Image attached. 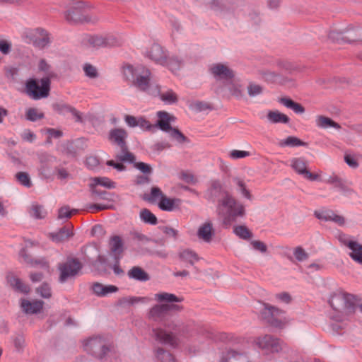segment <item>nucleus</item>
I'll use <instances>...</instances> for the list:
<instances>
[{"mask_svg": "<svg viewBox=\"0 0 362 362\" xmlns=\"http://www.w3.org/2000/svg\"><path fill=\"white\" fill-rule=\"evenodd\" d=\"M7 281L16 291L27 294L30 291L29 286L25 284L21 279L13 274L7 276Z\"/></svg>", "mask_w": 362, "mask_h": 362, "instance_id": "nucleus-30", "label": "nucleus"}, {"mask_svg": "<svg viewBox=\"0 0 362 362\" xmlns=\"http://www.w3.org/2000/svg\"><path fill=\"white\" fill-rule=\"evenodd\" d=\"M214 235L213 224L211 221H206L199 228L197 236L205 243H210Z\"/></svg>", "mask_w": 362, "mask_h": 362, "instance_id": "nucleus-26", "label": "nucleus"}, {"mask_svg": "<svg viewBox=\"0 0 362 362\" xmlns=\"http://www.w3.org/2000/svg\"><path fill=\"white\" fill-rule=\"evenodd\" d=\"M182 64V62L177 57H170L168 58L167 57V63L163 66H168L171 71H177L178 70Z\"/></svg>", "mask_w": 362, "mask_h": 362, "instance_id": "nucleus-57", "label": "nucleus"}, {"mask_svg": "<svg viewBox=\"0 0 362 362\" xmlns=\"http://www.w3.org/2000/svg\"><path fill=\"white\" fill-rule=\"evenodd\" d=\"M209 71L216 79L230 80L235 76L233 71L221 63L213 64L210 67Z\"/></svg>", "mask_w": 362, "mask_h": 362, "instance_id": "nucleus-16", "label": "nucleus"}, {"mask_svg": "<svg viewBox=\"0 0 362 362\" xmlns=\"http://www.w3.org/2000/svg\"><path fill=\"white\" fill-rule=\"evenodd\" d=\"M38 160L40 174L45 178H49L54 172L52 165L57 160L56 157L47 153H42L38 155Z\"/></svg>", "mask_w": 362, "mask_h": 362, "instance_id": "nucleus-13", "label": "nucleus"}, {"mask_svg": "<svg viewBox=\"0 0 362 362\" xmlns=\"http://www.w3.org/2000/svg\"><path fill=\"white\" fill-rule=\"evenodd\" d=\"M51 79L49 76L40 81L34 78H28L25 83V92L33 100H40L49 96L51 88Z\"/></svg>", "mask_w": 362, "mask_h": 362, "instance_id": "nucleus-5", "label": "nucleus"}, {"mask_svg": "<svg viewBox=\"0 0 362 362\" xmlns=\"http://www.w3.org/2000/svg\"><path fill=\"white\" fill-rule=\"evenodd\" d=\"M346 247L351 250L349 253V257L354 262L362 265V245L357 241L348 242Z\"/></svg>", "mask_w": 362, "mask_h": 362, "instance_id": "nucleus-29", "label": "nucleus"}, {"mask_svg": "<svg viewBox=\"0 0 362 362\" xmlns=\"http://www.w3.org/2000/svg\"><path fill=\"white\" fill-rule=\"evenodd\" d=\"M293 255L296 259L299 262H303L308 258V254L301 247H296L294 249Z\"/></svg>", "mask_w": 362, "mask_h": 362, "instance_id": "nucleus-62", "label": "nucleus"}, {"mask_svg": "<svg viewBox=\"0 0 362 362\" xmlns=\"http://www.w3.org/2000/svg\"><path fill=\"white\" fill-rule=\"evenodd\" d=\"M263 91V88L261 86L250 83L247 86L248 95L250 97H255L260 95Z\"/></svg>", "mask_w": 362, "mask_h": 362, "instance_id": "nucleus-59", "label": "nucleus"}, {"mask_svg": "<svg viewBox=\"0 0 362 362\" xmlns=\"http://www.w3.org/2000/svg\"><path fill=\"white\" fill-rule=\"evenodd\" d=\"M14 346L17 351H22L25 346V339L22 334H17L13 337Z\"/></svg>", "mask_w": 362, "mask_h": 362, "instance_id": "nucleus-64", "label": "nucleus"}, {"mask_svg": "<svg viewBox=\"0 0 362 362\" xmlns=\"http://www.w3.org/2000/svg\"><path fill=\"white\" fill-rule=\"evenodd\" d=\"M150 75L151 71L149 69L144 67L138 77L136 78L135 81H133L132 84L138 88L140 90L147 91L150 87Z\"/></svg>", "mask_w": 362, "mask_h": 362, "instance_id": "nucleus-23", "label": "nucleus"}, {"mask_svg": "<svg viewBox=\"0 0 362 362\" xmlns=\"http://www.w3.org/2000/svg\"><path fill=\"white\" fill-rule=\"evenodd\" d=\"M110 247L112 252L114 253V257L120 256L123 252V243L121 238L118 235H114L110 238Z\"/></svg>", "mask_w": 362, "mask_h": 362, "instance_id": "nucleus-37", "label": "nucleus"}, {"mask_svg": "<svg viewBox=\"0 0 362 362\" xmlns=\"http://www.w3.org/2000/svg\"><path fill=\"white\" fill-rule=\"evenodd\" d=\"M84 349L90 354L100 360L104 359L112 351V346L100 337H93L84 344Z\"/></svg>", "mask_w": 362, "mask_h": 362, "instance_id": "nucleus-9", "label": "nucleus"}, {"mask_svg": "<svg viewBox=\"0 0 362 362\" xmlns=\"http://www.w3.org/2000/svg\"><path fill=\"white\" fill-rule=\"evenodd\" d=\"M179 257L182 261L188 262L192 266L196 262L199 260V257L197 254L190 250H183L180 253Z\"/></svg>", "mask_w": 362, "mask_h": 362, "instance_id": "nucleus-41", "label": "nucleus"}, {"mask_svg": "<svg viewBox=\"0 0 362 362\" xmlns=\"http://www.w3.org/2000/svg\"><path fill=\"white\" fill-rule=\"evenodd\" d=\"M155 96H159L160 99L165 104L172 105L175 104L178 101L177 94L172 90H168L165 92L161 93L159 86H156V93H152Z\"/></svg>", "mask_w": 362, "mask_h": 362, "instance_id": "nucleus-33", "label": "nucleus"}, {"mask_svg": "<svg viewBox=\"0 0 362 362\" xmlns=\"http://www.w3.org/2000/svg\"><path fill=\"white\" fill-rule=\"evenodd\" d=\"M83 69L85 75L90 78H96L98 77L97 69L90 64L86 63L83 65Z\"/></svg>", "mask_w": 362, "mask_h": 362, "instance_id": "nucleus-55", "label": "nucleus"}, {"mask_svg": "<svg viewBox=\"0 0 362 362\" xmlns=\"http://www.w3.org/2000/svg\"><path fill=\"white\" fill-rule=\"evenodd\" d=\"M153 333L155 339L159 342L172 346L177 345V338L171 333H168L162 329H153Z\"/></svg>", "mask_w": 362, "mask_h": 362, "instance_id": "nucleus-20", "label": "nucleus"}, {"mask_svg": "<svg viewBox=\"0 0 362 362\" xmlns=\"http://www.w3.org/2000/svg\"><path fill=\"white\" fill-rule=\"evenodd\" d=\"M128 132L123 128H112L107 135L108 141L112 144L117 146L120 150V153L115 156L117 160L120 162L134 163L136 160L135 156L129 151L127 142Z\"/></svg>", "mask_w": 362, "mask_h": 362, "instance_id": "nucleus-4", "label": "nucleus"}, {"mask_svg": "<svg viewBox=\"0 0 362 362\" xmlns=\"http://www.w3.org/2000/svg\"><path fill=\"white\" fill-rule=\"evenodd\" d=\"M220 362H249V358L245 353L229 350L226 356L222 357Z\"/></svg>", "mask_w": 362, "mask_h": 362, "instance_id": "nucleus-32", "label": "nucleus"}, {"mask_svg": "<svg viewBox=\"0 0 362 362\" xmlns=\"http://www.w3.org/2000/svg\"><path fill=\"white\" fill-rule=\"evenodd\" d=\"M259 74L267 83H275L281 78L279 74L267 69L259 70Z\"/></svg>", "mask_w": 362, "mask_h": 362, "instance_id": "nucleus-42", "label": "nucleus"}, {"mask_svg": "<svg viewBox=\"0 0 362 362\" xmlns=\"http://www.w3.org/2000/svg\"><path fill=\"white\" fill-rule=\"evenodd\" d=\"M151 298L148 297H126L121 299L122 303H127L128 305H134L137 303H148Z\"/></svg>", "mask_w": 362, "mask_h": 362, "instance_id": "nucleus-53", "label": "nucleus"}, {"mask_svg": "<svg viewBox=\"0 0 362 362\" xmlns=\"http://www.w3.org/2000/svg\"><path fill=\"white\" fill-rule=\"evenodd\" d=\"M262 306L259 313L261 320L274 327H281L284 322L281 315L284 314V311L269 303H262Z\"/></svg>", "mask_w": 362, "mask_h": 362, "instance_id": "nucleus-8", "label": "nucleus"}, {"mask_svg": "<svg viewBox=\"0 0 362 362\" xmlns=\"http://www.w3.org/2000/svg\"><path fill=\"white\" fill-rule=\"evenodd\" d=\"M328 40L339 44L345 43L344 30L341 31L332 30L328 34Z\"/></svg>", "mask_w": 362, "mask_h": 362, "instance_id": "nucleus-50", "label": "nucleus"}, {"mask_svg": "<svg viewBox=\"0 0 362 362\" xmlns=\"http://www.w3.org/2000/svg\"><path fill=\"white\" fill-rule=\"evenodd\" d=\"M88 9L89 6L84 1L74 2L65 12V18L71 24L91 22V18L88 13Z\"/></svg>", "mask_w": 362, "mask_h": 362, "instance_id": "nucleus-6", "label": "nucleus"}, {"mask_svg": "<svg viewBox=\"0 0 362 362\" xmlns=\"http://www.w3.org/2000/svg\"><path fill=\"white\" fill-rule=\"evenodd\" d=\"M144 66L142 65H137L134 66L131 64H126L123 66V75L125 80L133 83L141 71L144 70Z\"/></svg>", "mask_w": 362, "mask_h": 362, "instance_id": "nucleus-28", "label": "nucleus"}, {"mask_svg": "<svg viewBox=\"0 0 362 362\" xmlns=\"http://www.w3.org/2000/svg\"><path fill=\"white\" fill-rule=\"evenodd\" d=\"M61 152L68 156H76V151L72 142L66 141L60 146Z\"/></svg>", "mask_w": 362, "mask_h": 362, "instance_id": "nucleus-51", "label": "nucleus"}, {"mask_svg": "<svg viewBox=\"0 0 362 362\" xmlns=\"http://www.w3.org/2000/svg\"><path fill=\"white\" fill-rule=\"evenodd\" d=\"M333 212L334 211L330 209L315 211L314 212V215L319 220L330 221L333 215Z\"/></svg>", "mask_w": 362, "mask_h": 362, "instance_id": "nucleus-52", "label": "nucleus"}, {"mask_svg": "<svg viewBox=\"0 0 362 362\" xmlns=\"http://www.w3.org/2000/svg\"><path fill=\"white\" fill-rule=\"evenodd\" d=\"M291 165L297 173L303 175L305 178L309 180H317L319 177L317 174L312 173L307 169L308 163L303 158H293L291 160Z\"/></svg>", "mask_w": 362, "mask_h": 362, "instance_id": "nucleus-14", "label": "nucleus"}, {"mask_svg": "<svg viewBox=\"0 0 362 362\" xmlns=\"http://www.w3.org/2000/svg\"><path fill=\"white\" fill-rule=\"evenodd\" d=\"M91 193L93 196L95 197H98L100 199L107 200V201H112V194L105 190H101L99 189H97L96 187L92 186L90 187Z\"/></svg>", "mask_w": 362, "mask_h": 362, "instance_id": "nucleus-49", "label": "nucleus"}, {"mask_svg": "<svg viewBox=\"0 0 362 362\" xmlns=\"http://www.w3.org/2000/svg\"><path fill=\"white\" fill-rule=\"evenodd\" d=\"M316 123L319 127L324 128V129H326L328 127H333L335 129L341 128L340 125L338 123L335 122L332 119L325 117V116H322V115L318 116L317 117Z\"/></svg>", "mask_w": 362, "mask_h": 362, "instance_id": "nucleus-40", "label": "nucleus"}, {"mask_svg": "<svg viewBox=\"0 0 362 362\" xmlns=\"http://www.w3.org/2000/svg\"><path fill=\"white\" fill-rule=\"evenodd\" d=\"M88 42L93 47H111L117 45V39L113 35H93L88 39Z\"/></svg>", "mask_w": 362, "mask_h": 362, "instance_id": "nucleus-15", "label": "nucleus"}, {"mask_svg": "<svg viewBox=\"0 0 362 362\" xmlns=\"http://www.w3.org/2000/svg\"><path fill=\"white\" fill-rule=\"evenodd\" d=\"M345 43L362 42V28L349 25L344 30Z\"/></svg>", "mask_w": 362, "mask_h": 362, "instance_id": "nucleus-27", "label": "nucleus"}, {"mask_svg": "<svg viewBox=\"0 0 362 362\" xmlns=\"http://www.w3.org/2000/svg\"><path fill=\"white\" fill-rule=\"evenodd\" d=\"M146 56L152 61L160 65L167 63V53L158 44H153L146 53Z\"/></svg>", "mask_w": 362, "mask_h": 362, "instance_id": "nucleus-17", "label": "nucleus"}, {"mask_svg": "<svg viewBox=\"0 0 362 362\" xmlns=\"http://www.w3.org/2000/svg\"><path fill=\"white\" fill-rule=\"evenodd\" d=\"M156 357L159 362H176L173 355L163 348L157 349Z\"/></svg>", "mask_w": 362, "mask_h": 362, "instance_id": "nucleus-48", "label": "nucleus"}, {"mask_svg": "<svg viewBox=\"0 0 362 362\" xmlns=\"http://www.w3.org/2000/svg\"><path fill=\"white\" fill-rule=\"evenodd\" d=\"M53 110L60 115H65L66 113H71L75 118V122H82L81 113L78 111L75 107L64 103H57L52 105Z\"/></svg>", "mask_w": 362, "mask_h": 362, "instance_id": "nucleus-18", "label": "nucleus"}, {"mask_svg": "<svg viewBox=\"0 0 362 362\" xmlns=\"http://www.w3.org/2000/svg\"><path fill=\"white\" fill-rule=\"evenodd\" d=\"M44 117V113L38 112L37 109L36 108L30 107L26 111L25 118L29 121L36 122L37 120L43 119Z\"/></svg>", "mask_w": 362, "mask_h": 362, "instance_id": "nucleus-47", "label": "nucleus"}, {"mask_svg": "<svg viewBox=\"0 0 362 362\" xmlns=\"http://www.w3.org/2000/svg\"><path fill=\"white\" fill-rule=\"evenodd\" d=\"M72 235L73 233L69 225L63 226L58 232L52 235V240L56 242H63L68 240Z\"/></svg>", "mask_w": 362, "mask_h": 362, "instance_id": "nucleus-35", "label": "nucleus"}, {"mask_svg": "<svg viewBox=\"0 0 362 362\" xmlns=\"http://www.w3.org/2000/svg\"><path fill=\"white\" fill-rule=\"evenodd\" d=\"M168 133L172 139L175 140L179 144H183L189 141V139L185 136L177 128L172 127V129L169 130Z\"/></svg>", "mask_w": 362, "mask_h": 362, "instance_id": "nucleus-46", "label": "nucleus"}, {"mask_svg": "<svg viewBox=\"0 0 362 362\" xmlns=\"http://www.w3.org/2000/svg\"><path fill=\"white\" fill-rule=\"evenodd\" d=\"M30 214L35 218L42 219L47 216V211L43 206L40 204H33L30 210Z\"/></svg>", "mask_w": 362, "mask_h": 362, "instance_id": "nucleus-45", "label": "nucleus"}, {"mask_svg": "<svg viewBox=\"0 0 362 362\" xmlns=\"http://www.w3.org/2000/svg\"><path fill=\"white\" fill-rule=\"evenodd\" d=\"M334 310L339 313L337 321H341L346 316L353 314L356 308L354 296L343 291L334 293L329 300Z\"/></svg>", "mask_w": 362, "mask_h": 362, "instance_id": "nucleus-3", "label": "nucleus"}, {"mask_svg": "<svg viewBox=\"0 0 362 362\" xmlns=\"http://www.w3.org/2000/svg\"><path fill=\"white\" fill-rule=\"evenodd\" d=\"M76 211H77V210H76V209L70 210V209L68 206H62L59 209L58 218L62 219L64 218H71L72 214L74 213H76Z\"/></svg>", "mask_w": 362, "mask_h": 362, "instance_id": "nucleus-60", "label": "nucleus"}, {"mask_svg": "<svg viewBox=\"0 0 362 362\" xmlns=\"http://www.w3.org/2000/svg\"><path fill=\"white\" fill-rule=\"evenodd\" d=\"M49 35L48 32L43 28H38L35 29L33 45L40 49L45 48L50 43Z\"/></svg>", "mask_w": 362, "mask_h": 362, "instance_id": "nucleus-25", "label": "nucleus"}, {"mask_svg": "<svg viewBox=\"0 0 362 362\" xmlns=\"http://www.w3.org/2000/svg\"><path fill=\"white\" fill-rule=\"evenodd\" d=\"M217 210L219 214H224L225 224L235 222L238 218H242L245 215L244 205L235 199L232 194H226L224 199H219Z\"/></svg>", "mask_w": 362, "mask_h": 362, "instance_id": "nucleus-2", "label": "nucleus"}, {"mask_svg": "<svg viewBox=\"0 0 362 362\" xmlns=\"http://www.w3.org/2000/svg\"><path fill=\"white\" fill-rule=\"evenodd\" d=\"M325 182L332 185L344 196H350L354 193V190L351 187L352 182L337 175H330Z\"/></svg>", "mask_w": 362, "mask_h": 362, "instance_id": "nucleus-12", "label": "nucleus"}, {"mask_svg": "<svg viewBox=\"0 0 362 362\" xmlns=\"http://www.w3.org/2000/svg\"><path fill=\"white\" fill-rule=\"evenodd\" d=\"M16 177L22 185L26 187H30L32 186L28 173L25 172H19L16 175Z\"/></svg>", "mask_w": 362, "mask_h": 362, "instance_id": "nucleus-54", "label": "nucleus"}, {"mask_svg": "<svg viewBox=\"0 0 362 362\" xmlns=\"http://www.w3.org/2000/svg\"><path fill=\"white\" fill-rule=\"evenodd\" d=\"M158 119L155 124L156 128L158 127L161 131L168 132L172 129L171 122H175V117L165 111H158L157 112Z\"/></svg>", "mask_w": 362, "mask_h": 362, "instance_id": "nucleus-19", "label": "nucleus"}, {"mask_svg": "<svg viewBox=\"0 0 362 362\" xmlns=\"http://www.w3.org/2000/svg\"><path fill=\"white\" fill-rule=\"evenodd\" d=\"M182 204L179 198H169L166 195L162 197L158 202V207L162 211H173L178 209Z\"/></svg>", "mask_w": 362, "mask_h": 362, "instance_id": "nucleus-22", "label": "nucleus"}, {"mask_svg": "<svg viewBox=\"0 0 362 362\" xmlns=\"http://www.w3.org/2000/svg\"><path fill=\"white\" fill-rule=\"evenodd\" d=\"M44 302L42 300H35L30 302L28 300L22 299L21 307L26 314H37L41 311Z\"/></svg>", "mask_w": 362, "mask_h": 362, "instance_id": "nucleus-24", "label": "nucleus"}, {"mask_svg": "<svg viewBox=\"0 0 362 362\" xmlns=\"http://www.w3.org/2000/svg\"><path fill=\"white\" fill-rule=\"evenodd\" d=\"M267 117L268 120L274 124H288L290 122V118L286 115L283 114L277 110L269 111L267 113Z\"/></svg>", "mask_w": 362, "mask_h": 362, "instance_id": "nucleus-36", "label": "nucleus"}, {"mask_svg": "<svg viewBox=\"0 0 362 362\" xmlns=\"http://www.w3.org/2000/svg\"><path fill=\"white\" fill-rule=\"evenodd\" d=\"M134 166L144 174H151L153 169L151 166L144 162H134Z\"/></svg>", "mask_w": 362, "mask_h": 362, "instance_id": "nucleus-61", "label": "nucleus"}, {"mask_svg": "<svg viewBox=\"0 0 362 362\" xmlns=\"http://www.w3.org/2000/svg\"><path fill=\"white\" fill-rule=\"evenodd\" d=\"M82 268L83 264L77 258H68L65 262L59 263L57 266L59 272V282L64 284L69 279H75Z\"/></svg>", "mask_w": 362, "mask_h": 362, "instance_id": "nucleus-7", "label": "nucleus"}, {"mask_svg": "<svg viewBox=\"0 0 362 362\" xmlns=\"http://www.w3.org/2000/svg\"><path fill=\"white\" fill-rule=\"evenodd\" d=\"M155 300L160 304L153 305L148 311V318L153 322H163L172 313H179L183 310V306L175 303H181L183 298L173 293L161 292L156 293Z\"/></svg>", "mask_w": 362, "mask_h": 362, "instance_id": "nucleus-1", "label": "nucleus"}, {"mask_svg": "<svg viewBox=\"0 0 362 362\" xmlns=\"http://www.w3.org/2000/svg\"><path fill=\"white\" fill-rule=\"evenodd\" d=\"M235 181L236 185L238 187V191L243 194L244 197L249 200H251L252 199V196L250 192L246 188L245 183L240 179H236Z\"/></svg>", "mask_w": 362, "mask_h": 362, "instance_id": "nucleus-58", "label": "nucleus"}, {"mask_svg": "<svg viewBox=\"0 0 362 362\" xmlns=\"http://www.w3.org/2000/svg\"><path fill=\"white\" fill-rule=\"evenodd\" d=\"M93 180V183L90 185V187L100 185L107 189H114L116 187V183L107 177H95Z\"/></svg>", "mask_w": 362, "mask_h": 362, "instance_id": "nucleus-43", "label": "nucleus"}, {"mask_svg": "<svg viewBox=\"0 0 362 362\" xmlns=\"http://www.w3.org/2000/svg\"><path fill=\"white\" fill-rule=\"evenodd\" d=\"M226 194H231L223 189L221 181L219 180H212L206 192L205 197L208 201L215 203L216 202H218L221 199H224Z\"/></svg>", "mask_w": 362, "mask_h": 362, "instance_id": "nucleus-11", "label": "nucleus"}, {"mask_svg": "<svg viewBox=\"0 0 362 362\" xmlns=\"http://www.w3.org/2000/svg\"><path fill=\"white\" fill-rule=\"evenodd\" d=\"M36 292L44 298H49L52 296L51 288L47 283H43L36 289Z\"/></svg>", "mask_w": 362, "mask_h": 362, "instance_id": "nucleus-56", "label": "nucleus"}, {"mask_svg": "<svg viewBox=\"0 0 362 362\" xmlns=\"http://www.w3.org/2000/svg\"><path fill=\"white\" fill-rule=\"evenodd\" d=\"M54 171L57 178L59 180H66L71 178V174L64 168L56 167Z\"/></svg>", "mask_w": 362, "mask_h": 362, "instance_id": "nucleus-63", "label": "nucleus"}, {"mask_svg": "<svg viewBox=\"0 0 362 362\" xmlns=\"http://www.w3.org/2000/svg\"><path fill=\"white\" fill-rule=\"evenodd\" d=\"M93 293L98 297H104L110 293L117 292L119 288L114 285H103L99 282H94L90 286Z\"/></svg>", "mask_w": 362, "mask_h": 362, "instance_id": "nucleus-21", "label": "nucleus"}, {"mask_svg": "<svg viewBox=\"0 0 362 362\" xmlns=\"http://www.w3.org/2000/svg\"><path fill=\"white\" fill-rule=\"evenodd\" d=\"M256 344L265 353H278L283 349L284 342L272 335L266 334L256 339Z\"/></svg>", "mask_w": 362, "mask_h": 362, "instance_id": "nucleus-10", "label": "nucleus"}, {"mask_svg": "<svg viewBox=\"0 0 362 362\" xmlns=\"http://www.w3.org/2000/svg\"><path fill=\"white\" fill-rule=\"evenodd\" d=\"M279 146L285 147H296V146H307L308 144L301 141L300 139L293 136H289L286 139L281 140L279 143Z\"/></svg>", "mask_w": 362, "mask_h": 362, "instance_id": "nucleus-38", "label": "nucleus"}, {"mask_svg": "<svg viewBox=\"0 0 362 362\" xmlns=\"http://www.w3.org/2000/svg\"><path fill=\"white\" fill-rule=\"evenodd\" d=\"M139 217L141 220L147 224L156 225L158 223L157 217L148 209H143L140 211Z\"/></svg>", "mask_w": 362, "mask_h": 362, "instance_id": "nucleus-39", "label": "nucleus"}, {"mask_svg": "<svg viewBox=\"0 0 362 362\" xmlns=\"http://www.w3.org/2000/svg\"><path fill=\"white\" fill-rule=\"evenodd\" d=\"M233 233L243 240H249L253 236L252 233L245 226H235Z\"/></svg>", "mask_w": 362, "mask_h": 362, "instance_id": "nucleus-44", "label": "nucleus"}, {"mask_svg": "<svg viewBox=\"0 0 362 362\" xmlns=\"http://www.w3.org/2000/svg\"><path fill=\"white\" fill-rule=\"evenodd\" d=\"M279 102L287 108L292 110L296 114H303L305 112V107L301 104L293 101L290 98H280Z\"/></svg>", "mask_w": 362, "mask_h": 362, "instance_id": "nucleus-34", "label": "nucleus"}, {"mask_svg": "<svg viewBox=\"0 0 362 362\" xmlns=\"http://www.w3.org/2000/svg\"><path fill=\"white\" fill-rule=\"evenodd\" d=\"M128 277L141 282H146L150 280L149 274L141 267L134 266L129 270Z\"/></svg>", "mask_w": 362, "mask_h": 362, "instance_id": "nucleus-31", "label": "nucleus"}]
</instances>
